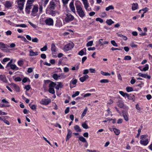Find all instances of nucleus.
Segmentation results:
<instances>
[{"instance_id":"obj_24","label":"nucleus","mask_w":152,"mask_h":152,"mask_svg":"<svg viewBox=\"0 0 152 152\" xmlns=\"http://www.w3.org/2000/svg\"><path fill=\"white\" fill-rule=\"evenodd\" d=\"M128 114L127 112L124 113H123V116L124 117V118L125 120L126 121H128Z\"/></svg>"},{"instance_id":"obj_40","label":"nucleus","mask_w":152,"mask_h":152,"mask_svg":"<svg viewBox=\"0 0 152 152\" xmlns=\"http://www.w3.org/2000/svg\"><path fill=\"white\" fill-rule=\"evenodd\" d=\"M101 73L104 76H110V73L108 72H104L102 71H101Z\"/></svg>"},{"instance_id":"obj_21","label":"nucleus","mask_w":152,"mask_h":152,"mask_svg":"<svg viewBox=\"0 0 152 152\" xmlns=\"http://www.w3.org/2000/svg\"><path fill=\"white\" fill-rule=\"evenodd\" d=\"M12 3L9 1H7L5 4V6L7 8L11 7L12 6Z\"/></svg>"},{"instance_id":"obj_19","label":"nucleus","mask_w":152,"mask_h":152,"mask_svg":"<svg viewBox=\"0 0 152 152\" xmlns=\"http://www.w3.org/2000/svg\"><path fill=\"white\" fill-rule=\"evenodd\" d=\"M38 55L37 52H34L32 50L29 51V56H36Z\"/></svg>"},{"instance_id":"obj_45","label":"nucleus","mask_w":152,"mask_h":152,"mask_svg":"<svg viewBox=\"0 0 152 152\" xmlns=\"http://www.w3.org/2000/svg\"><path fill=\"white\" fill-rule=\"evenodd\" d=\"M82 127L85 129H87L88 128V125L85 123H83L82 124Z\"/></svg>"},{"instance_id":"obj_17","label":"nucleus","mask_w":152,"mask_h":152,"mask_svg":"<svg viewBox=\"0 0 152 152\" xmlns=\"http://www.w3.org/2000/svg\"><path fill=\"white\" fill-rule=\"evenodd\" d=\"M56 47L54 43H53L51 45V51L52 54H55L56 51Z\"/></svg>"},{"instance_id":"obj_11","label":"nucleus","mask_w":152,"mask_h":152,"mask_svg":"<svg viewBox=\"0 0 152 152\" xmlns=\"http://www.w3.org/2000/svg\"><path fill=\"white\" fill-rule=\"evenodd\" d=\"M38 11V7L34 6L32 10L31 15L33 16H35L36 15V14L37 13Z\"/></svg>"},{"instance_id":"obj_26","label":"nucleus","mask_w":152,"mask_h":152,"mask_svg":"<svg viewBox=\"0 0 152 152\" xmlns=\"http://www.w3.org/2000/svg\"><path fill=\"white\" fill-rule=\"evenodd\" d=\"M74 129L77 132H80L81 131L80 127L77 125L75 126L74 127Z\"/></svg>"},{"instance_id":"obj_61","label":"nucleus","mask_w":152,"mask_h":152,"mask_svg":"<svg viewBox=\"0 0 152 152\" xmlns=\"http://www.w3.org/2000/svg\"><path fill=\"white\" fill-rule=\"evenodd\" d=\"M53 10H49V11L50 12V13L51 15L53 16H54L55 14V12Z\"/></svg>"},{"instance_id":"obj_46","label":"nucleus","mask_w":152,"mask_h":152,"mask_svg":"<svg viewBox=\"0 0 152 152\" xmlns=\"http://www.w3.org/2000/svg\"><path fill=\"white\" fill-rule=\"evenodd\" d=\"M53 78L55 80H57L58 78V75L57 74H54L53 76Z\"/></svg>"},{"instance_id":"obj_27","label":"nucleus","mask_w":152,"mask_h":152,"mask_svg":"<svg viewBox=\"0 0 152 152\" xmlns=\"http://www.w3.org/2000/svg\"><path fill=\"white\" fill-rule=\"evenodd\" d=\"M108 43L109 42L108 41H103V42L99 41V44L100 46H103L104 45H107Z\"/></svg>"},{"instance_id":"obj_59","label":"nucleus","mask_w":152,"mask_h":152,"mask_svg":"<svg viewBox=\"0 0 152 152\" xmlns=\"http://www.w3.org/2000/svg\"><path fill=\"white\" fill-rule=\"evenodd\" d=\"M32 41L33 42L37 43L38 41V39L37 38H35L32 39Z\"/></svg>"},{"instance_id":"obj_60","label":"nucleus","mask_w":152,"mask_h":152,"mask_svg":"<svg viewBox=\"0 0 152 152\" xmlns=\"http://www.w3.org/2000/svg\"><path fill=\"white\" fill-rule=\"evenodd\" d=\"M43 138L44 139L46 142H47L52 147L53 146L52 145H51V143L50 142L48 141L47 139H46V138L45 137H43Z\"/></svg>"},{"instance_id":"obj_10","label":"nucleus","mask_w":152,"mask_h":152,"mask_svg":"<svg viewBox=\"0 0 152 152\" xmlns=\"http://www.w3.org/2000/svg\"><path fill=\"white\" fill-rule=\"evenodd\" d=\"M32 5H30L28 4H26L25 8L26 12L28 14L30 13V9L32 8Z\"/></svg>"},{"instance_id":"obj_41","label":"nucleus","mask_w":152,"mask_h":152,"mask_svg":"<svg viewBox=\"0 0 152 152\" xmlns=\"http://www.w3.org/2000/svg\"><path fill=\"white\" fill-rule=\"evenodd\" d=\"M114 9V7L112 5H110L106 8L105 10L106 11H109L110 10H113Z\"/></svg>"},{"instance_id":"obj_25","label":"nucleus","mask_w":152,"mask_h":152,"mask_svg":"<svg viewBox=\"0 0 152 152\" xmlns=\"http://www.w3.org/2000/svg\"><path fill=\"white\" fill-rule=\"evenodd\" d=\"M113 129L114 133L116 135H118L120 134V132L119 130L115 128H113Z\"/></svg>"},{"instance_id":"obj_16","label":"nucleus","mask_w":152,"mask_h":152,"mask_svg":"<svg viewBox=\"0 0 152 152\" xmlns=\"http://www.w3.org/2000/svg\"><path fill=\"white\" fill-rule=\"evenodd\" d=\"M89 76L88 75H86L85 76L80 77L79 79V80L82 82H83Z\"/></svg>"},{"instance_id":"obj_55","label":"nucleus","mask_w":152,"mask_h":152,"mask_svg":"<svg viewBox=\"0 0 152 152\" xmlns=\"http://www.w3.org/2000/svg\"><path fill=\"white\" fill-rule=\"evenodd\" d=\"M61 79H64L66 78L67 76L65 75L64 73H61Z\"/></svg>"},{"instance_id":"obj_38","label":"nucleus","mask_w":152,"mask_h":152,"mask_svg":"<svg viewBox=\"0 0 152 152\" xmlns=\"http://www.w3.org/2000/svg\"><path fill=\"white\" fill-rule=\"evenodd\" d=\"M47 45H45L42 48L40 49V50L42 51H44L47 50Z\"/></svg>"},{"instance_id":"obj_5","label":"nucleus","mask_w":152,"mask_h":152,"mask_svg":"<svg viewBox=\"0 0 152 152\" xmlns=\"http://www.w3.org/2000/svg\"><path fill=\"white\" fill-rule=\"evenodd\" d=\"M74 44L72 42L66 45L64 47V50L65 51H68L70 50L74 47Z\"/></svg>"},{"instance_id":"obj_44","label":"nucleus","mask_w":152,"mask_h":152,"mask_svg":"<svg viewBox=\"0 0 152 152\" xmlns=\"http://www.w3.org/2000/svg\"><path fill=\"white\" fill-rule=\"evenodd\" d=\"M18 64L20 66H22L23 64V62L22 60L19 61L18 62Z\"/></svg>"},{"instance_id":"obj_43","label":"nucleus","mask_w":152,"mask_h":152,"mask_svg":"<svg viewBox=\"0 0 152 152\" xmlns=\"http://www.w3.org/2000/svg\"><path fill=\"white\" fill-rule=\"evenodd\" d=\"M100 82L101 83H108L109 82V80L107 79H102L100 80Z\"/></svg>"},{"instance_id":"obj_6","label":"nucleus","mask_w":152,"mask_h":152,"mask_svg":"<svg viewBox=\"0 0 152 152\" xmlns=\"http://www.w3.org/2000/svg\"><path fill=\"white\" fill-rule=\"evenodd\" d=\"M55 1L54 0H52L50 1V4L48 6V9L49 10H54L56 7Z\"/></svg>"},{"instance_id":"obj_64","label":"nucleus","mask_w":152,"mask_h":152,"mask_svg":"<svg viewBox=\"0 0 152 152\" xmlns=\"http://www.w3.org/2000/svg\"><path fill=\"white\" fill-rule=\"evenodd\" d=\"M89 70L91 73H95V70L94 69L90 68Z\"/></svg>"},{"instance_id":"obj_22","label":"nucleus","mask_w":152,"mask_h":152,"mask_svg":"<svg viewBox=\"0 0 152 152\" xmlns=\"http://www.w3.org/2000/svg\"><path fill=\"white\" fill-rule=\"evenodd\" d=\"M138 4L137 3H133L132 4V9L133 10H134L137 9Z\"/></svg>"},{"instance_id":"obj_23","label":"nucleus","mask_w":152,"mask_h":152,"mask_svg":"<svg viewBox=\"0 0 152 152\" xmlns=\"http://www.w3.org/2000/svg\"><path fill=\"white\" fill-rule=\"evenodd\" d=\"M12 85L17 92L20 91V88L18 86L14 83L12 84Z\"/></svg>"},{"instance_id":"obj_32","label":"nucleus","mask_w":152,"mask_h":152,"mask_svg":"<svg viewBox=\"0 0 152 152\" xmlns=\"http://www.w3.org/2000/svg\"><path fill=\"white\" fill-rule=\"evenodd\" d=\"M118 105L119 107L122 108L124 105L123 102L122 101H119Z\"/></svg>"},{"instance_id":"obj_42","label":"nucleus","mask_w":152,"mask_h":152,"mask_svg":"<svg viewBox=\"0 0 152 152\" xmlns=\"http://www.w3.org/2000/svg\"><path fill=\"white\" fill-rule=\"evenodd\" d=\"M111 43L113 46L117 47L118 46L117 44L116 43L115 41L112 40L111 41Z\"/></svg>"},{"instance_id":"obj_9","label":"nucleus","mask_w":152,"mask_h":152,"mask_svg":"<svg viewBox=\"0 0 152 152\" xmlns=\"http://www.w3.org/2000/svg\"><path fill=\"white\" fill-rule=\"evenodd\" d=\"M51 102L50 99H42L40 102V103L44 105H47Z\"/></svg>"},{"instance_id":"obj_57","label":"nucleus","mask_w":152,"mask_h":152,"mask_svg":"<svg viewBox=\"0 0 152 152\" xmlns=\"http://www.w3.org/2000/svg\"><path fill=\"white\" fill-rule=\"evenodd\" d=\"M79 69V66L77 65L76 67L73 66L72 68V70H77Z\"/></svg>"},{"instance_id":"obj_33","label":"nucleus","mask_w":152,"mask_h":152,"mask_svg":"<svg viewBox=\"0 0 152 152\" xmlns=\"http://www.w3.org/2000/svg\"><path fill=\"white\" fill-rule=\"evenodd\" d=\"M79 140L83 142H87L85 138L82 136L79 137Z\"/></svg>"},{"instance_id":"obj_50","label":"nucleus","mask_w":152,"mask_h":152,"mask_svg":"<svg viewBox=\"0 0 152 152\" xmlns=\"http://www.w3.org/2000/svg\"><path fill=\"white\" fill-rule=\"evenodd\" d=\"M22 80L21 78L19 77H17L15 78V80L16 82H20V81Z\"/></svg>"},{"instance_id":"obj_34","label":"nucleus","mask_w":152,"mask_h":152,"mask_svg":"<svg viewBox=\"0 0 152 152\" xmlns=\"http://www.w3.org/2000/svg\"><path fill=\"white\" fill-rule=\"evenodd\" d=\"M56 85V84L55 83L51 82L49 84V88H53Z\"/></svg>"},{"instance_id":"obj_7","label":"nucleus","mask_w":152,"mask_h":152,"mask_svg":"<svg viewBox=\"0 0 152 152\" xmlns=\"http://www.w3.org/2000/svg\"><path fill=\"white\" fill-rule=\"evenodd\" d=\"M46 24L47 25L50 26L53 25V21L51 18H48L46 19L45 21Z\"/></svg>"},{"instance_id":"obj_31","label":"nucleus","mask_w":152,"mask_h":152,"mask_svg":"<svg viewBox=\"0 0 152 152\" xmlns=\"http://www.w3.org/2000/svg\"><path fill=\"white\" fill-rule=\"evenodd\" d=\"M88 109L87 107H86V108L85 109L84 111H83V113L81 115V117L83 118L86 115L87 111Z\"/></svg>"},{"instance_id":"obj_1","label":"nucleus","mask_w":152,"mask_h":152,"mask_svg":"<svg viewBox=\"0 0 152 152\" xmlns=\"http://www.w3.org/2000/svg\"><path fill=\"white\" fill-rule=\"evenodd\" d=\"M75 5L76 8L77 12L78 15L81 18H83L86 15L82 8L80 5L77 3H75Z\"/></svg>"},{"instance_id":"obj_20","label":"nucleus","mask_w":152,"mask_h":152,"mask_svg":"<svg viewBox=\"0 0 152 152\" xmlns=\"http://www.w3.org/2000/svg\"><path fill=\"white\" fill-rule=\"evenodd\" d=\"M10 67L11 69L13 70H17L19 69V68L17 67L15 65H13L12 64H10Z\"/></svg>"},{"instance_id":"obj_4","label":"nucleus","mask_w":152,"mask_h":152,"mask_svg":"<svg viewBox=\"0 0 152 152\" xmlns=\"http://www.w3.org/2000/svg\"><path fill=\"white\" fill-rule=\"evenodd\" d=\"M25 1V0H17L18 7L20 10H21L23 9Z\"/></svg>"},{"instance_id":"obj_14","label":"nucleus","mask_w":152,"mask_h":152,"mask_svg":"<svg viewBox=\"0 0 152 152\" xmlns=\"http://www.w3.org/2000/svg\"><path fill=\"white\" fill-rule=\"evenodd\" d=\"M139 76L141 77L144 78H147L148 79H150L151 78V76L150 75H148L146 74H143L141 73H140L138 74Z\"/></svg>"},{"instance_id":"obj_49","label":"nucleus","mask_w":152,"mask_h":152,"mask_svg":"<svg viewBox=\"0 0 152 152\" xmlns=\"http://www.w3.org/2000/svg\"><path fill=\"white\" fill-rule=\"evenodd\" d=\"M10 106V105L9 104H7L5 105L4 104H0V107H8Z\"/></svg>"},{"instance_id":"obj_30","label":"nucleus","mask_w":152,"mask_h":152,"mask_svg":"<svg viewBox=\"0 0 152 152\" xmlns=\"http://www.w3.org/2000/svg\"><path fill=\"white\" fill-rule=\"evenodd\" d=\"M106 23L109 25H111L112 24L114 23V22L111 19L107 20L106 21Z\"/></svg>"},{"instance_id":"obj_52","label":"nucleus","mask_w":152,"mask_h":152,"mask_svg":"<svg viewBox=\"0 0 152 152\" xmlns=\"http://www.w3.org/2000/svg\"><path fill=\"white\" fill-rule=\"evenodd\" d=\"M130 46L132 48H137V45L132 42L130 44Z\"/></svg>"},{"instance_id":"obj_62","label":"nucleus","mask_w":152,"mask_h":152,"mask_svg":"<svg viewBox=\"0 0 152 152\" xmlns=\"http://www.w3.org/2000/svg\"><path fill=\"white\" fill-rule=\"evenodd\" d=\"M119 93L123 96L124 97L126 96L125 94H126V93H124L121 91H119Z\"/></svg>"},{"instance_id":"obj_56","label":"nucleus","mask_w":152,"mask_h":152,"mask_svg":"<svg viewBox=\"0 0 152 152\" xmlns=\"http://www.w3.org/2000/svg\"><path fill=\"white\" fill-rule=\"evenodd\" d=\"M77 82V80L76 79H75L73 80H72L70 82V83H72L73 85H75L76 84Z\"/></svg>"},{"instance_id":"obj_35","label":"nucleus","mask_w":152,"mask_h":152,"mask_svg":"<svg viewBox=\"0 0 152 152\" xmlns=\"http://www.w3.org/2000/svg\"><path fill=\"white\" fill-rule=\"evenodd\" d=\"M126 90L128 92H129L133 91V89L132 87H127L126 88Z\"/></svg>"},{"instance_id":"obj_48","label":"nucleus","mask_w":152,"mask_h":152,"mask_svg":"<svg viewBox=\"0 0 152 152\" xmlns=\"http://www.w3.org/2000/svg\"><path fill=\"white\" fill-rule=\"evenodd\" d=\"M131 57L130 56H126L124 58V59L125 60H131Z\"/></svg>"},{"instance_id":"obj_54","label":"nucleus","mask_w":152,"mask_h":152,"mask_svg":"<svg viewBox=\"0 0 152 152\" xmlns=\"http://www.w3.org/2000/svg\"><path fill=\"white\" fill-rule=\"evenodd\" d=\"M30 88L31 87L29 85H27L24 87V88L26 89L27 91H28Z\"/></svg>"},{"instance_id":"obj_29","label":"nucleus","mask_w":152,"mask_h":152,"mask_svg":"<svg viewBox=\"0 0 152 152\" xmlns=\"http://www.w3.org/2000/svg\"><path fill=\"white\" fill-rule=\"evenodd\" d=\"M48 91L50 93L53 94L55 93V90L53 88H49Z\"/></svg>"},{"instance_id":"obj_37","label":"nucleus","mask_w":152,"mask_h":152,"mask_svg":"<svg viewBox=\"0 0 152 152\" xmlns=\"http://www.w3.org/2000/svg\"><path fill=\"white\" fill-rule=\"evenodd\" d=\"M122 49H123V48H114L113 47H112L111 48V50H112V51H113V50H122Z\"/></svg>"},{"instance_id":"obj_15","label":"nucleus","mask_w":152,"mask_h":152,"mask_svg":"<svg viewBox=\"0 0 152 152\" xmlns=\"http://www.w3.org/2000/svg\"><path fill=\"white\" fill-rule=\"evenodd\" d=\"M9 47V46L7 45L4 44L2 42H0V49H1V50H3V49L7 48Z\"/></svg>"},{"instance_id":"obj_58","label":"nucleus","mask_w":152,"mask_h":152,"mask_svg":"<svg viewBox=\"0 0 152 152\" xmlns=\"http://www.w3.org/2000/svg\"><path fill=\"white\" fill-rule=\"evenodd\" d=\"M10 58H4L2 61V63L3 64V62H7L10 60Z\"/></svg>"},{"instance_id":"obj_2","label":"nucleus","mask_w":152,"mask_h":152,"mask_svg":"<svg viewBox=\"0 0 152 152\" xmlns=\"http://www.w3.org/2000/svg\"><path fill=\"white\" fill-rule=\"evenodd\" d=\"M147 137L148 136L147 135H142L140 136L141 140L140 143L141 145L145 146L148 144V140L147 138Z\"/></svg>"},{"instance_id":"obj_18","label":"nucleus","mask_w":152,"mask_h":152,"mask_svg":"<svg viewBox=\"0 0 152 152\" xmlns=\"http://www.w3.org/2000/svg\"><path fill=\"white\" fill-rule=\"evenodd\" d=\"M0 80L4 83H6L7 82V80L4 75H0Z\"/></svg>"},{"instance_id":"obj_53","label":"nucleus","mask_w":152,"mask_h":152,"mask_svg":"<svg viewBox=\"0 0 152 152\" xmlns=\"http://www.w3.org/2000/svg\"><path fill=\"white\" fill-rule=\"evenodd\" d=\"M96 21H99L101 23H102L103 22V20L99 18H96Z\"/></svg>"},{"instance_id":"obj_28","label":"nucleus","mask_w":152,"mask_h":152,"mask_svg":"<svg viewBox=\"0 0 152 152\" xmlns=\"http://www.w3.org/2000/svg\"><path fill=\"white\" fill-rule=\"evenodd\" d=\"M148 66H148V64H146L145 65V67H144L142 69H140V70L142 71H145L148 70V68H149Z\"/></svg>"},{"instance_id":"obj_47","label":"nucleus","mask_w":152,"mask_h":152,"mask_svg":"<svg viewBox=\"0 0 152 152\" xmlns=\"http://www.w3.org/2000/svg\"><path fill=\"white\" fill-rule=\"evenodd\" d=\"M80 92L78 91H77L76 92L75 94H73L72 96V97H76V96H78Z\"/></svg>"},{"instance_id":"obj_8","label":"nucleus","mask_w":152,"mask_h":152,"mask_svg":"<svg viewBox=\"0 0 152 152\" xmlns=\"http://www.w3.org/2000/svg\"><path fill=\"white\" fill-rule=\"evenodd\" d=\"M69 7L71 10L74 14H76V11L75 7L74 5V2L71 1L69 4Z\"/></svg>"},{"instance_id":"obj_13","label":"nucleus","mask_w":152,"mask_h":152,"mask_svg":"<svg viewBox=\"0 0 152 152\" xmlns=\"http://www.w3.org/2000/svg\"><path fill=\"white\" fill-rule=\"evenodd\" d=\"M72 132L70 129L67 130V134L66 136V141L69 140V139L71 138L72 136Z\"/></svg>"},{"instance_id":"obj_36","label":"nucleus","mask_w":152,"mask_h":152,"mask_svg":"<svg viewBox=\"0 0 152 152\" xmlns=\"http://www.w3.org/2000/svg\"><path fill=\"white\" fill-rule=\"evenodd\" d=\"M78 54L79 55H80L81 56H83L84 55H86V53H85L83 50H81L79 52V53H78Z\"/></svg>"},{"instance_id":"obj_63","label":"nucleus","mask_w":152,"mask_h":152,"mask_svg":"<svg viewBox=\"0 0 152 152\" xmlns=\"http://www.w3.org/2000/svg\"><path fill=\"white\" fill-rule=\"evenodd\" d=\"M148 10V9L147 7H145L144 8L142 9V11H144V13H145L147 12Z\"/></svg>"},{"instance_id":"obj_12","label":"nucleus","mask_w":152,"mask_h":152,"mask_svg":"<svg viewBox=\"0 0 152 152\" xmlns=\"http://www.w3.org/2000/svg\"><path fill=\"white\" fill-rule=\"evenodd\" d=\"M84 5V7L86 10H87L89 7V5L87 0H82Z\"/></svg>"},{"instance_id":"obj_3","label":"nucleus","mask_w":152,"mask_h":152,"mask_svg":"<svg viewBox=\"0 0 152 152\" xmlns=\"http://www.w3.org/2000/svg\"><path fill=\"white\" fill-rule=\"evenodd\" d=\"M64 17H65V21L67 23L72 21L74 19V16L69 13L65 14Z\"/></svg>"},{"instance_id":"obj_51","label":"nucleus","mask_w":152,"mask_h":152,"mask_svg":"<svg viewBox=\"0 0 152 152\" xmlns=\"http://www.w3.org/2000/svg\"><path fill=\"white\" fill-rule=\"evenodd\" d=\"M34 1V0H28L26 4H28L30 5H32V3Z\"/></svg>"},{"instance_id":"obj_39","label":"nucleus","mask_w":152,"mask_h":152,"mask_svg":"<svg viewBox=\"0 0 152 152\" xmlns=\"http://www.w3.org/2000/svg\"><path fill=\"white\" fill-rule=\"evenodd\" d=\"M93 41H91L88 42L86 44V46L87 47L91 46L93 45Z\"/></svg>"}]
</instances>
